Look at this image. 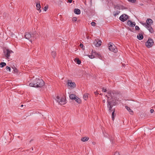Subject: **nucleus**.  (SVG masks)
Listing matches in <instances>:
<instances>
[{
	"label": "nucleus",
	"mask_w": 155,
	"mask_h": 155,
	"mask_svg": "<svg viewBox=\"0 0 155 155\" xmlns=\"http://www.w3.org/2000/svg\"><path fill=\"white\" fill-rule=\"evenodd\" d=\"M125 107L127 109V110L129 112L130 114H133V111L132 110H131L129 107H128L127 106H125Z\"/></svg>",
	"instance_id": "nucleus-18"
},
{
	"label": "nucleus",
	"mask_w": 155,
	"mask_h": 155,
	"mask_svg": "<svg viewBox=\"0 0 155 155\" xmlns=\"http://www.w3.org/2000/svg\"><path fill=\"white\" fill-rule=\"evenodd\" d=\"M45 85L44 81L41 79L36 78L33 83L29 84L30 86L35 87H41Z\"/></svg>",
	"instance_id": "nucleus-1"
},
{
	"label": "nucleus",
	"mask_w": 155,
	"mask_h": 155,
	"mask_svg": "<svg viewBox=\"0 0 155 155\" xmlns=\"http://www.w3.org/2000/svg\"><path fill=\"white\" fill-rule=\"evenodd\" d=\"M94 94L96 95L97 94H99V93L98 92V91H97L96 92H94Z\"/></svg>",
	"instance_id": "nucleus-41"
},
{
	"label": "nucleus",
	"mask_w": 155,
	"mask_h": 155,
	"mask_svg": "<svg viewBox=\"0 0 155 155\" xmlns=\"http://www.w3.org/2000/svg\"><path fill=\"white\" fill-rule=\"evenodd\" d=\"M68 2H69L70 3H71L72 2V0H68Z\"/></svg>",
	"instance_id": "nucleus-42"
},
{
	"label": "nucleus",
	"mask_w": 155,
	"mask_h": 155,
	"mask_svg": "<svg viewBox=\"0 0 155 155\" xmlns=\"http://www.w3.org/2000/svg\"><path fill=\"white\" fill-rule=\"evenodd\" d=\"M107 93L109 94V96H110L112 99L114 98L115 95L117 94L118 92L114 91H108Z\"/></svg>",
	"instance_id": "nucleus-10"
},
{
	"label": "nucleus",
	"mask_w": 155,
	"mask_h": 155,
	"mask_svg": "<svg viewBox=\"0 0 155 155\" xmlns=\"http://www.w3.org/2000/svg\"><path fill=\"white\" fill-rule=\"evenodd\" d=\"M127 24L130 26L133 27L135 26V23L134 22H132V21L129 20L127 22Z\"/></svg>",
	"instance_id": "nucleus-13"
},
{
	"label": "nucleus",
	"mask_w": 155,
	"mask_h": 155,
	"mask_svg": "<svg viewBox=\"0 0 155 155\" xmlns=\"http://www.w3.org/2000/svg\"><path fill=\"white\" fill-rule=\"evenodd\" d=\"M56 100L61 105L64 104L66 103L65 99L64 98L60 97L58 96L56 97Z\"/></svg>",
	"instance_id": "nucleus-2"
},
{
	"label": "nucleus",
	"mask_w": 155,
	"mask_h": 155,
	"mask_svg": "<svg viewBox=\"0 0 155 155\" xmlns=\"http://www.w3.org/2000/svg\"><path fill=\"white\" fill-rule=\"evenodd\" d=\"M18 137L19 138H20L21 140H22V138L21 137H20L19 136H18Z\"/></svg>",
	"instance_id": "nucleus-44"
},
{
	"label": "nucleus",
	"mask_w": 155,
	"mask_h": 155,
	"mask_svg": "<svg viewBox=\"0 0 155 155\" xmlns=\"http://www.w3.org/2000/svg\"><path fill=\"white\" fill-rule=\"evenodd\" d=\"M6 69L7 71H10L11 68L8 66H7L6 67Z\"/></svg>",
	"instance_id": "nucleus-30"
},
{
	"label": "nucleus",
	"mask_w": 155,
	"mask_h": 155,
	"mask_svg": "<svg viewBox=\"0 0 155 155\" xmlns=\"http://www.w3.org/2000/svg\"><path fill=\"white\" fill-rule=\"evenodd\" d=\"M13 52L11 50L7 49L4 51L5 56L6 58H8L10 56V54Z\"/></svg>",
	"instance_id": "nucleus-9"
},
{
	"label": "nucleus",
	"mask_w": 155,
	"mask_h": 155,
	"mask_svg": "<svg viewBox=\"0 0 155 155\" xmlns=\"http://www.w3.org/2000/svg\"><path fill=\"white\" fill-rule=\"evenodd\" d=\"M153 44V39L150 38H149L148 40L145 43L146 46L148 48L151 47Z\"/></svg>",
	"instance_id": "nucleus-6"
},
{
	"label": "nucleus",
	"mask_w": 155,
	"mask_h": 155,
	"mask_svg": "<svg viewBox=\"0 0 155 155\" xmlns=\"http://www.w3.org/2000/svg\"><path fill=\"white\" fill-rule=\"evenodd\" d=\"M32 150H33V148H32Z\"/></svg>",
	"instance_id": "nucleus-50"
},
{
	"label": "nucleus",
	"mask_w": 155,
	"mask_h": 155,
	"mask_svg": "<svg viewBox=\"0 0 155 155\" xmlns=\"http://www.w3.org/2000/svg\"><path fill=\"white\" fill-rule=\"evenodd\" d=\"M77 20V18L76 17H74L72 19V21H76Z\"/></svg>",
	"instance_id": "nucleus-35"
},
{
	"label": "nucleus",
	"mask_w": 155,
	"mask_h": 155,
	"mask_svg": "<svg viewBox=\"0 0 155 155\" xmlns=\"http://www.w3.org/2000/svg\"><path fill=\"white\" fill-rule=\"evenodd\" d=\"M87 56L90 58L92 59L94 58H95L94 55H93V54H91V55H88Z\"/></svg>",
	"instance_id": "nucleus-29"
},
{
	"label": "nucleus",
	"mask_w": 155,
	"mask_h": 155,
	"mask_svg": "<svg viewBox=\"0 0 155 155\" xmlns=\"http://www.w3.org/2000/svg\"><path fill=\"white\" fill-rule=\"evenodd\" d=\"M114 155H119V153L118 152H116L115 153Z\"/></svg>",
	"instance_id": "nucleus-40"
},
{
	"label": "nucleus",
	"mask_w": 155,
	"mask_h": 155,
	"mask_svg": "<svg viewBox=\"0 0 155 155\" xmlns=\"http://www.w3.org/2000/svg\"><path fill=\"white\" fill-rule=\"evenodd\" d=\"M96 23L94 22L93 21L91 23V25L93 26H95Z\"/></svg>",
	"instance_id": "nucleus-32"
},
{
	"label": "nucleus",
	"mask_w": 155,
	"mask_h": 155,
	"mask_svg": "<svg viewBox=\"0 0 155 155\" xmlns=\"http://www.w3.org/2000/svg\"><path fill=\"white\" fill-rule=\"evenodd\" d=\"M67 84L71 88H74L76 87V84L74 82H72L71 80H68L67 81Z\"/></svg>",
	"instance_id": "nucleus-11"
},
{
	"label": "nucleus",
	"mask_w": 155,
	"mask_h": 155,
	"mask_svg": "<svg viewBox=\"0 0 155 155\" xmlns=\"http://www.w3.org/2000/svg\"><path fill=\"white\" fill-rule=\"evenodd\" d=\"M120 13V11H117L116 12H113V15L114 16H115L116 15H118Z\"/></svg>",
	"instance_id": "nucleus-26"
},
{
	"label": "nucleus",
	"mask_w": 155,
	"mask_h": 155,
	"mask_svg": "<svg viewBox=\"0 0 155 155\" xmlns=\"http://www.w3.org/2000/svg\"><path fill=\"white\" fill-rule=\"evenodd\" d=\"M150 113H152L154 112V110L153 109H150Z\"/></svg>",
	"instance_id": "nucleus-39"
},
{
	"label": "nucleus",
	"mask_w": 155,
	"mask_h": 155,
	"mask_svg": "<svg viewBox=\"0 0 155 155\" xmlns=\"http://www.w3.org/2000/svg\"><path fill=\"white\" fill-rule=\"evenodd\" d=\"M79 46L82 48V49H84V48H83V47L84 46L82 44H81Z\"/></svg>",
	"instance_id": "nucleus-38"
},
{
	"label": "nucleus",
	"mask_w": 155,
	"mask_h": 155,
	"mask_svg": "<svg viewBox=\"0 0 155 155\" xmlns=\"http://www.w3.org/2000/svg\"><path fill=\"white\" fill-rule=\"evenodd\" d=\"M137 38L140 40L142 39L143 38L142 34L140 33L137 36Z\"/></svg>",
	"instance_id": "nucleus-19"
},
{
	"label": "nucleus",
	"mask_w": 155,
	"mask_h": 155,
	"mask_svg": "<svg viewBox=\"0 0 155 155\" xmlns=\"http://www.w3.org/2000/svg\"><path fill=\"white\" fill-rule=\"evenodd\" d=\"M113 112L112 113V120H114V117L115 116V115H114V112L115 111V109H112Z\"/></svg>",
	"instance_id": "nucleus-21"
},
{
	"label": "nucleus",
	"mask_w": 155,
	"mask_h": 155,
	"mask_svg": "<svg viewBox=\"0 0 155 155\" xmlns=\"http://www.w3.org/2000/svg\"><path fill=\"white\" fill-rule=\"evenodd\" d=\"M48 6H45L44 8V10L45 11H47V9H48Z\"/></svg>",
	"instance_id": "nucleus-37"
},
{
	"label": "nucleus",
	"mask_w": 155,
	"mask_h": 155,
	"mask_svg": "<svg viewBox=\"0 0 155 155\" xmlns=\"http://www.w3.org/2000/svg\"><path fill=\"white\" fill-rule=\"evenodd\" d=\"M129 2L132 3H135L136 1V0H127Z\"/></svg>",
	"instance_id": "nucleus-31"
},
{
	"label": "nucleus",
	"mask_w": 155,
	"mask_h": 155,
	"mask_svg": "<svg viewBox=\"0 0 155 155\" xmlns=\"http://www.w3.org/2000/svg\"><path fill=\"white\" fill-rule=\"evenodd\" d=\"M153 23V20L150 18H148L146 20V23H143V25L145 27H147L151 26Z\"/></svg>",
	"instance_id": "nucleus-7"
},
{
	"label": "nucleus",
	"mask_w": 155,
	"mask_h": 155,
	"mask_svg": "<svg viewBox=\"0 0 155 155\" xmlns=\"http://www.w3.org/2000/svg\"><path fill=\"white\" fill-rule=\"evenodd\" d=\"M32 140H31L30 141V142H31V141Z\"/></svg>",
	"instance_id": "nucleus-49"
},
{
	"label": "nucleus",
	"mask_w": 155,
	"mask_h": 155,
	"mask_svg": "<svg viewBox=\"0 0 155 155\" xmlns=\"http://www.w3.org/2000/svg\"><path fill=\"white\" fill-rule=\"evenodd\" d=\"M23 105H21V107H23Z\"/></svg>",
	"instance_id": "nucleus-48"
},
{
	"label": "nucleus",
	"mask_w": 155,
	"mask_h": 155,
	"mask_svg": "<svg viewBox=\"0 0 155 155\" xmlns=\"http://www.w3.org/2000/svg\"><path fill=\"white\" fill-rule=\"evenodd\" d=\"M135 29L136 30H138L140 29V28L138 26H136L135 27Z\"/></svg>",
	"instance_id": "nucleus-33"
},
{
	"label": "nucleus",
	"mask_w": 155,
	"mask_h": 155,
	"mask_svg": "<svg viewBox=\"0 0 155 155\" xmlns=\"http://www.w3.org/2000/svg\"><path fill=\"white\" fill-rule=\"evenodd\" d=\"M88 94L87 93H85L84 95L83 98L85 100H86L88 98Z\"/></svg>",
	"instance_id": "nucleus-25"
},
{
	"label": "nucleus",
	"mask_w": 155,
	"mask_h": 155,
	"mask_svg": "<svg viewBox=\"0 0 155 155\" xmlns=\"http://www.w3.org/2000/svg\"><path fill=\"white\" fill-rule=\"evenodd\" d=\"M102 92H106L107 91V90L106 89H104V88H102Z\"/></svg>",
	"instance_id": "nucleus-36"
},
{
	"label": "nucleus",
	"mask_w": 155,
	"mask_h": 155,
	"mask_svg": "<svg viewBox=\"0 0 155 155\" xmlns=\"http://www.w3.org/2000/svg\"><path fill=\"white\" fill-rule=\"evenodd\" d=\"M129 16L126 14L121 15L119 18V19L122 22H124L128 19Z\"/></svg>",
	"instance_id": "nucleus-8"
},
{
	"label": "nucleus",
	"mask_w": 155,
	"mask_h": 155,
	"mask_svg": "<svg viewBox=\"0 0 155 155\" xmlns=\"http://www.w3.org/2000/svg\"><path fill=\"white\" fill-rule=\"evenodd\" d=\"M74 100H75L77 103L79 104L81 103V99L78 97H77V96H76L75 98V99Z\"/></svg>",
	"instance_id": "nucleus-17"
},
{
	"label": "nucleus",
	"mask_w": 155,
	"mask_h": 155,
	"mask_svg": "<svg viewBox=\"0 0 155 155\" xmlns=\"http://www.w3.org/2000/svg\"><path fill=\"white\" fill-rule=\"evenodd\" d=\"M106 97H107V107L108 108H109V111L110 112H111L112 111H113L112 109H114V108H113V106L112 105V101H110L109 100V97L106 95L105 96Z\"/></svg>",
	"instance_id": "nucleus-5"
},
{
	"label": "nucleus",
	"mask_w": 155,
	"mask_h": 155,
	"mask_svg": "<svg viewBox=\"0 0 155 155\" xmlns=\"http://www.w3.org/2000/svg\"><path fill=\"white\" fill-rule=\"evenodd\" d=\"M35 35V33H33L32 35L28 32H26L25 35V37L26 39L28 40L31 42H32V40L33 39V37Z\"/></svg>",
	"instance_id": "nucleus-3"
},
{
	"label": "nucleus",
	"mask_w": 155,
	"mask_h": 155,
	"mask_svg": "<svg viewBox=\"0 0 155 155\" xmlns=\"http://www.w3.org/2000/svg\"><path fill=\"white\" fill-rule=\"evenodd\" d=\"M51 55L53 58H55V51H52Z\"/></svg>",
	"instance_id": "nucleus-28"
},
{
	"label": "nucleus",
	"mask_w": 155,
	"mask_h": 155,
	"mask_svg": "<svg viewBox=\"0 0 155 155\" xmlns=\"http://www.w3.org/2000/svg\"><path fill=\"white\" fill-rule=\"evenodd\" d=\"M146 28L149 31V32L151 33H153L154 32L151 26H148V27H146Z\"/></svg>",
	"instance_id": "nucleus-15"
},
{
	"label": "nucleus",
	"mask_w": 155,
	"mask_h": 155,
	"mask_svg": "<svg viewBox=\"0 0 155 155\" xmlns=\"http://www.w3.org/2000/svg\"><path fill=\"white\" fill-rule=\"evenodd\" d=\"M117 103H116L115 102H113V105H115Z\"/></svg>",
	"instance_id": "nucleus-43"
},
{
	"label": "nucleus",
	"mask_w": 155,
	"mask_h": 155,
	"mask_svg": "<svg viewBox=\"0 0 155 155\" xmlns=\"http://www.w3.org/2000/svg\"><path fill=\"white\" fill-rule=\"evenodd\" d=\"M100 95H103V94H100Z\"/></svg>",
	"instance_id": "nucleus-47"
},
{
	"label": "nucleus",
	"mask_w": 155,
	"mask_h": 155,
	"mask_svg": "<svg viewBox=\"0 0 155 155\" xmlns=\"http://www.w3.org/2000/svg\"><path fill=\"white\" fill-rule=\"evenodd\" d=\"M74 12L75 14L79 15L81 13V11L79 9L75 8L74 10Z\"/></svg>",
	"instance_id": "nucleus-16"
},
{
	"label": "nucleus",
	"mask_w": 155,
	"mask_h": 155,
	"mask_svg": "<svg viewBox=\"0 0 155 155\" xmlns=\"http://www.w3.org/2000/svg\"><path fill=\"white\" fill-rule=\"evenodd\" d=\"M88 139H89L88 137H85L82 138L81 139V140L83 142H85V141H87L88 140Z\"/></svg>",
	"instance_id": "nucleus-22"
},
{
	"label": "nucleus",
	"mask_w": 155,
	"mask_h": 155,
	"mask_svg": "<svg viewBox=\"0 0 155 155\" xmlns=\"http://www.w3.org/2000/svg\"><path fill=\"white\" fill-rule=\"evenodd\" d=\"M36 7L37 9L39 11V12H40L41 11V10L40 9L41 7L40 2L39 3H36Z\"/></svg>",
	"instance_id": "nucleus-14"
},
{
	"label": "nucleus",
	"mask_w": 155,
	"mask_h": 155,
	"mask_svg": "<svg viewBox=\"0 0 155 155\" xmlns=\"http://www.w3.org/2000/svg\"><path fill=\"white\" fill-rule=\"evenodd\" d=\"M109 49V50L114 53H117V49L116 47L113 45L112 43H110L108 45Z\"/></svg>",
	"instance_id": "nucleus-4"
},
{
	"label": "nucleus",
	"mask_w": 155,
	"mask_h": 155,
	"mask_svg": "<svg viewBox=\"0 0 155 155\" xmlns=\"http://www.w3.org/2000/svg\"><path fill=\"white\" fill-rule=\"evenodd\" d=\"M76 96L74 94H71L70 95L69 97L71 100H73L75 99Z\"/></svg>",
	"instance_id": "nucleus-20"
},
{
	"label": "nucleus",
	"mask_w": 155,
	"mask_h": 155,
	"mask_svg": "<svg viewBox=\"0 0 155 155\" xmlns=\"http://www.w3.org/2000/svg\"><path fill=\"white\" fill-rule=\"evenodd\" d=\"M103 101L104 103H105V100H103Z\"/></svg>",
	"instance_id": "nucleus-46"
},
{
	"label": "nucleus",
	"mask_w": 155,
	"mask_h": 155,
	"mask_svg": "<svg viewBox=\"0 0 155 155\" xmlns=\"http://www.w3.org/2000/svg\"><path fill=\"white\" fill-rule=\"evenodd\" d=\"M6 65V64L5 62H2L0 64V67L3 68Z\"/></svg>",
	"instance_id": "nucleus-24"
},
{
	"label": "nucleus",
	"mask_w": 155,
	"mask_h": 155,
	"mask_svg": "<svg viewBox=\"0 0 155 155\" xmlns=\"http://www.w3.org/2000/svg\"><path fill=\"white\" fill-rule=\"evenodd\" d=\"M97 53H96L95 51H92V54L93 55H96Z\"/></svg>",
	"instance_id": "nucleus-34"
},
{
	"label": "nucleus",
	"mask_w": 155,
	"mask_h": 155,
	"mask_svg": "<svg viewBox=\"0 0 155 155\" xmlns=\"http://www.w3.org/2000/svg\"><path fill=\"white\" fill-rule=\"evenodd\" d=\"M101 40L98 39L95 40L94 42V45L97 47H99L101 45Z\"/></svg>",
	"instance_id": "nucleus-12"
},
{
	"label": "nucleus",
	"mask_w": 155,
	"mask_h": 155,
	"mask_svg": "<svg viewBox=\"0 0 155 155\" xmlns=\"http://www.w3.org/2000/svg\"><path fill=\"white\" fill-rule=\"evenodd\" d=\"M14 71L15 72H17V69H15V70H14Z\"/></svg>",
	"instance_id": "nucleus-45"
},
{
	"label": "nucleus",
	"mask_w": 155,
	"mask_h": 155,
	"mask_svg": "<svg viewBox=\"0 0 155 155\" xmlns=\"http://www.w3.org/2000/svg\"><path fill=\"white\" fill-rule=\"evenodd\" d=\"M95 55L97 57H98L99 58H101V55L99 53H97Z\"/></svg>",
	"instance_id": "nucleus-27"
},
{
	"label": "nucleus",
	"mask_w": 155,
	"mask_h": 155,
	"mask_svg": "<svg viewBox=\"0 0 155 155\" xmlns=\"http://www.w3.org/2000/svg\"><path fill=\"white\" fill-rule=\"evenodd\" d=\"M74 61L75 62H76V63L79 64L81 63V61L79 60V59L77 58H75L74 60Z\"/></svg>",
	"instance_id": "nucleus-23"
}]
</instances>
